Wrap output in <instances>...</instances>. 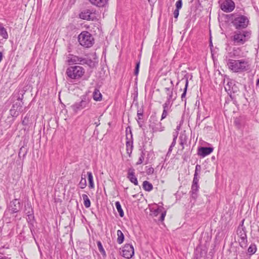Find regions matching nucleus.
<instances>
[{
  "mask_svg": "<svg viewBox=\"0 0 259 259\" xmlns=\"http://www.w3.org/2000/svg\"><path fill=\"white\" fill-rule=\"evenodd\" d=\"M230 70L234 72H243L250 68L248 62L245 59H228L226 63Z\"/></svg>",
  "mask_w": 259,
  "mask_h": 259,
  "instance_id": "obj_1",
  "label": "nucleus"
},
{
  "mask_svg": "<svg viewBox=\"0 0 259 259\" xmlns=\"http://www.w3.org/2000/svg\"><path fill=\"white\" fill-rule=\"evenodd\" d=\"M251 31L250 30H237L234 32L231 40L234 45H242L251 37Z\"/></svg>",
  "mask_w": 259,
  "mask_h": 259,
  "instance_id": "obj_2",
  "label": "nucleus"
},
{
  "mask_svg": "<svg viewBox=\"0 0 259 259\" xmlns=\"http://www.w3.org/2000/svg\"><path fill=\"white\" fill-rule=\"evenodd\" d=\"M231 16L233 17L231 23L236 30L244 29L249 24V19L245 15L239 14L235 16L234 14H231Z\"/></svg>",
  "mask_w": 259,
  "mask_h": 259,
  "instance_id": "obj_3",
  "label": "nucleus"
},
{
  "mask_svg": "<svg viewBox=\"0 0 259 259\" xmlns=\"http://www.w3.org/2000/svg\"><path fill=\"white\" fill-rule=\"evenodd\" d=\"M66 73L69 78L78 79L84 73V69L80 66L73 65L67 69Z\"/></svg>",
  "mask_w": 259,
  "mask_h": 259,
  "instance_id": "obj_4",
  "label": "nucleus"
},
{
  "mask_svg": "<svg viewBox=\"0 0 259 259\" xmlns=\"http://www.w3.org/2000/svg\"><path fill=\"white\" fill-rule=\"evenodd\" d=\"M78 40L80 45L86 48L91 47L94 43L93 37L88 31L81 32L78 36Z\"/></svg>",
  "mask_w": 259,
  "mask_h": 259,
  "instance_id": "obj_5",
  "label": "nucleus"
},
{
  "mask_svg": "<svg viewBox=\"0 0 259 259\" xmlns=\"http://www.w3.org/2000/svg\"><path fill=\"white\" fill-rule=\"evenodd\" d=\"M88 103L89 100L86 97H82L80 102H76L71 106V108L74 112H77L84 108Z\"/></svg>",
  "mask_w": 259,
  "mask_h": 259,
  "instance_id": "obj_6",
  "label": "nucleus"
},
{
  "mask_svg": "<svg viewBox=\"0 0 259 259\" xmlns=\"http://www.w3.org/2000/svg\"><path fill=\"white\" fill-rule=\"evenodd\" d=\"M234 80L228 79L226 85L225 86L226 91L230 95L231 98H232L231 94L232 93H236L239 91L238 88Z\"/></svg>",
  "mask_w": 259,
  "mask_h": 259,
  "instance_id": "obj_7",
  "label": "nucleus"
},
{
  "mask_svg": "<svg viewBox=\"0 0 259 259\" xmlns=\"http://www.w3.org/2000/svg\"><path fill=\"white\" fill-rule=\"evenodd\" d=\"M235 8V4L232 0H225L221 5V9L226 13L232 12Z\"/></svg>",
  "mask_w": 259,
  "mask_h": 259,
  "instance_id": "obj_8",
  "label": "nucleus"
},
{
  "mask_svg": "<svg viewBox=\"0 0 259 259\" xmlns=\"http://www.w3.org/2000/svg\"><path fill=\"white\" fill-rule=\"evenodd\" d=\"M134 255V249L132 245L126 244L122 249V256L126 258H131Z\"/></svg>",
  "mask_w": 259,
  "mask_h": 259,
  "instance_id": "obj_9",
  "label": "nucleus"
},
{
  "mask_svg": "<svg viewBox=\"0 0 259 259\" xmlns=\"http://www.w3.org/2000/svg\"><path fill=\"white\" fill-rule=\"evenodd\" d=\"M22 204L18 199H15L10 202L9 205V210L11 213H14L19 212L22 208Z\"/></svg>",
  "mask_w": 259,
  "mask_h": 259,
  "instance_id": "obj_10",
  "label": "nucleus"
},
{
  "mask_svg": "<svg viewBox=\"0 0 259 259\" xmlns=\"http://www.w3.org/2000/svg\"><path fill=\"white\" fill-rule=\"evenodd\" d=\"M199 179L193 178L192 184L191 186V197L194 200H196L198 197V192L199 191V186L198 185Z\"/></svg>",
  "mask_w": 259,
  "mask_h": 259,
  "instance_id": "obj_11",
  "label": "nucleus"
},
{
  "mask_svg": "<svg viewBox=\"0 0 259 259\" xmlns=\"http://www.w3.org/2000/svg\"><path fill=\"white\" fill-rule=\"evenodd\" d=\"M241 50L239 49H234L232 52L228 53L225 56V60L226 63H227L228 59H239L241 58L240 54Z\"/></svg>",
  "mask_w": 259,
  "mask_h": 259,
  "instance_id": "obj_12",
  "label": "nucleus"
},
{
  "mask_svg": "<svg viewBox=\"0 0 259 259\" xmlns=\"http://www.w3.org/2000/svg\"><path fill=\"white\" fill-rule=\"evenodd\" d=\"M213 148L210 147H200L198 150V154L202 157L210 154Z\"/></svg>",
  "mask_w": 259,
  "mask_h": 259,
  "instance_id": "obj_13",
  "label": "nucleus"
},
{
  "mask_svg": "<svg viewBox=\"0 0 259 259\" xmlns=\"http://www.w3.org/2000/svg\"><path fill=\"white\" fill-rule=\"evenodd\" d=\"M185 74L184 75V78L181 80V81H182L183 80H185V83L183 93H182V94L181 95V99H182V101H183L184 99H185V101H186L185 97H186L187 89H188V79H189V78L190 76V79L192 78V75L189 74L187 73H186V72H185Z\"/></svg>",
  "mask_w": 259,
  "mask_h": 259,
  "instance_id": "obj_14",
  "label": "nucleus"
},
{
  "mask_svg": "<svg viewBox=\"0 0 259 259\" xmlns=\"http://www.w3.org/2000/svg\"><path fill=\"white\" fill-rule=\"evenodd\" d=\"M127 178L134 185H138L137 178L135 176V169L133 168H130L128 169Z\"/></svg>",
  "mask_w": 259,
  "mask_h": 259,
  "instance_id": "obj_15",
  "label": "nucleus"
},
{
  "mask_svg": "<svg viewBox=\"0 0 259 259\" xmlns=\"http://www.w3.org/2000/svg\"><path fill=\"white\" fill-rule=\"evenodd\" d=\"M155 121L157 122V126H154V122H152L151 120L150 121L149 127L152 130V133H155L157 132H161L164 130V127L162 126V124L160 122H158L156 119H155Z\"/></svg>",
  "mask_w": 259,
  "mask_h": 259,
  "instance_id": "obj_16",
  "label": "nucleus"
},
{
  "mask_svg": "<svg viewBox=\"0 0 259 259\" xmlns=\"http://www.w3.org/2000/svg\"><path fill=\"white\" fill-rule=\"evenodd\" d=\"M207 251L205 249L197 247L196 248L195 255L196 259H203L206 255Z\"/></svg>",
  "mask_w": 259,
  "mask_h": 259,
  "instance_id": "obj_17",
  "label": "nucleus"
},
{
  "mask_svg": "<svg viewBox=\"0 0 259 259\" xmlns=\"http://www.w3.org/2000/svg\"><path fill=\"white\" fill-rule=\"evenodd\" d=\"M79 17L82 19L93 20L96 18L95 14H92L89 11H87V12H81L79 14Z\"/></svg>",
  "mask_w": 259,
  "mask_h": 259,
  "instance_id": "obj_18",
  "label": "nucleus"
},
{
  "mask_svg": "<svg viewBox=\"0 0 259 259\" xmlns=\"http://www.w3.org/2000/svg\"><path fill=\"white\" fill-rule=\"evenodd\" d=\"M24 211L29 218H33V210L30 202H28L24 207Z\"/></svg>",
  "mask_w": 259,
  "mask_h": 259,
  "instance_id": "obj_19",
  "label": "nucleus"
},
{
  "mask_svg": "<svg viewBox=\"0 0 259 259\" xmlns=\"http://www.w3.org/2000/svg\"><path fill=\"white\" fill-rule=\"evenodd\" d=\"M130 133H131V137L132 140L130 141L127 140L126 142V153L129 155L130 157H131V155L132 153L133 149V138H132V132L130 130Z\"/></svg>",
  "mask_w": 259,
  "mask_h": 259,
  "instance_id": "obj_20",
  "label": "nucleus"
},
{
  "mask_svg": "<svg viewBox=\"0 0 259 259\" xmlns=\"http://www.w3.org/2000/svg\"><path fill=\"white\" fill-rule=\"evenodd\" d=\"M23 96V95H22L21 97H19L18 98V101L16 102L15 103H14L12 107L14 109L19 111V112H20L22 111L21 110H22V106L23 105V102L22 101Z\"/></svg>",
  "mask_w": 259,
  "mask_h": 259,
  "instance_id": "obj_21",
  "label": "nucleus"
},
{
  "mask_svg": "<svg viewBox=\"0 0 259 259\" xmlns=\"http://www.w3.org/2000/svg\"><path fill=\"white\" fill-rule=\"evenodd\" d=\"M237 235L239 238L247 236L246 228L244 226L239 225L237 230Z\"/></svg>",
  "mask_w": 259,
  "mask_h": 259,
  "instance_id": "obj_22",
  "label": "nucleus"
},
{
  "mask_svg": "<svg viewBox=\"0 0 259 259\" xmlns=\"http://www.w3.org/2000/svg\"><path fill=\"white\" fill-rule=\"evenodd\" d=\"M108 0H98V8H102V10L104 9V12L103 13V18L104 17L105 12L106 11V7L108 4Z\"/></svg>",
  "mask_w": 259,
  "mask_h": 259,
  "instance_id": "obj_23",
  "label": "nucleus"
},
{
  "mask_svg": "<svg viewBox=\"0 0 259 259\" xmlns=\"http://www.w3.org/2000/svg\"><path fill=\"white\" fill-rule=\"evenodd\" d=\"M143 188L146 191H151L153 188V185L151 183L147 181H145L143 183Z\"/></svg>",
  "mask_w": 259,
  "mask_h": 259,
  "instance_id": "obj_24",
  "label": "nucleus"
},
{
  "mask_svg": "<svg viewBox=\"0 0 259 259\" xmlns=\"http://www.w3.org/2000/svg\"><path fill=\"white\" fill-rule=\"evenodd\" d=\"M87 186L86 175L85 173L81 174V180L79 183V186L81 189L84 188Z\"/></svg>",
  "mask_w": 259,
  "mask_h": 259,
  "instance_id": "obj_25",
  "label": "nucleus"
},
{
  "mask_svg": "<svg viewBox=\"0 0 259 259\" xmlns=\"http://www.w3.org/2000/svg\"><path fill=\"white\" fill-rule=\"evenodd\" d=\"M117 235L118 236L117 241L118 244H120L123 243L124 240V236L122 231L120 230H117Z\"/></svg>",
  "mask_w": 259,
  "mask_h": 259,
  "instance_id": "obj_26",
  "label": "nucleus"
},
{
  "mask_svg": "<svg viewBox=\"0 0 259 259\" xmlns=\"http://www.w3.org/2000/svg\"><path fill=\"white\" fill-rule=\"evenodd\" d=\"M239 245L242 248H245L247 245V236L240 237V240H239Z\"/></svg>",
  "mask_w": 259,
  "mask_h": 259,
  "instance_id": "obj_27",
  "label": "nucleus"
},
{
  "mask_svg": "<svg viewBox=\"0 0 259 259\" xmlns=\"http://www.w3.org/2000/svg\"><path fill=\"white\" fill-rule=\"evenodd\" d=\"M115 205L119 213V216L120 217H123L124 216V212L122 209L120 202L119 201L115 202Z\"/></svg>",
  "mask_w": 259,
  "mask_h": 259,
  "instance_id": "obj_28",
  "label": "nucleus"
},
{
  "mask_svg": "<svg viewBox=\"0 0 259 259\" xmlns=\"http://www.w3.org/2000/svg\"><path fill=\"white\" fill-rule=\"evenodd\" d=\"M87 175L88 176V180H89V187L90 189L94 188V184L93 182V177L92 176V174L91 172H88Z\"/></svg>",
  "mask_w": 259,
  "mask_h": 259,
  "instance_id": "obj_29",
  "label": "nucleus"
},
{
  "mask_svg": "<svg viewBox=\"0 0 259 259\" xmlns=\"http://www.w3.org/2000/svg\"><path fill=\"white\" fill-rule=\"evenodd\" d=\"M256 251V245L254 243L251 244L247 249V252L250 255H251L255 253Z\"/></svg>",
  "mask_w": 259,
  "mask_h": 259,
  "instance_id": "obj_30",
  "label": "nucleus"
},
{
  "mask_svg": "<svg viewBox=\"0 0 259 259\" xmlns=\"http://www.w3.org/2000/svg\"><path fill=\"white\" fill-rule=\"evenodd\" d=\"M0 35L4 39H7L8 38V34L6 28L1 25H0Z\"/></svg>",
  "mask_w": 259,
  "mask_h": 259,
  "instance_id": "obj_31",
  "label": "nucleus"
},
{
  "mask_svg": "<svg viewBox=\"0 0 259 259\" xmlns=\"http://www.w3.org/2000/svg\"><path fill=\"white\" fill-rule=\"evenodd\" d=\"M164 90H165V92L166 95H167L166 98H172L174 88H172H172H170V87L165 88L164 89Z\"/></svg>",
  "mask_w": 259,
  "mask_h": 259,
  "instance_id": "obj_32",
  "label": "nucleus"
},
{
  "mask_svg": "<svg viewBox=\"0 0 259 259\" xmlns=\"http://www.w3.org/2000/svg\"><path fill=\"white\" fill-rule=\"evenodd\" d=\"M82 198L84 200V205L85 207L88 208L91 205V202L89 198L86 194H82Z\"/></svg>",
  "mask_w": 259,
  "mask_h": 259,
  "instance_id": "obj_33",
  "label": "nucleus"
},
{
  "mask_svg": "<svg viewBox=\"0 0 259 259\" xmlns=\"http://www.w3.org/2000/svg\"><path fill=\"white\" fill-rule=\"evenodd\" d=\"M176 98H166V102L163 104L162 106H168L171 107L173 102L176 100Z\"/></svg>",
  "mask_w": 259,
  "mask_h": 259,
  "instance_id": "obj_34",
  "label": "nucleus"
},
{
  "mask_svg": "<svg viewBox=\"0 0 259 259\" xmlns=\"http://www.w3.org/2000/svg\"><path fill=\"white\" fill-rule=\"evenodd\" d=\"M98 249L104 257L106 256V251L104 250L101 242L98 241Z\"/></svg>",
  "mask_w": 259,
  "mask_h": 259,
  "instance_id": "obj_35",
  "label": "nucleus"
},
{
  "mask_svg": "<svg viewBox=\"0 0 259 259\" xmlns=\"http://www.w3.org/2000/svg\"><path fill=\"white\" fill-rule=\"evenodd\" d=\"M20 112H19V111H18L16 109H15L12 107L11 108V109L10 110V113L11 115L12 116L15 117H17L19 115Z\"/></svg>",
  "mask_w": 259,
  "mask_h": 259,
  "instance_id": "obj_36",
  "label": "nucleus"
},
{
  "mask_svg": "<svg viewBox=\"0 0 259 259\" xmlns=\"http://www.w3.org/2000/svg\"><path fill=\"white\" fill-rule=\"evenodd\" d=\"M201 165L199 164H197L195 166V173L194 175V178H198L197 176L198 175V172L200 171L201 170Z\"/></svg>",
  "mask_w": 259,
  "mask_h": 259,
  "instance_id": "obj_37",
  "label": "nucleus"
},
{
  "mask_svg": "<svg viewBox=\"0 0 259 259\" xmlns=\"http://www.w3.org/2000/svg\"><path fill=\"white\" fill-rule=\"evenodd\" d=\"M140 65V60L138 61L136 63V66H135V71H134V74L136 76H137L138 75V74H139Z\"/></svg>",
  "mask_w": 259,
  "mask_h": 259,
  "instance_id": "obj_38",
  "label": "nucleus"
},
{
  "mask_svg": "<svg viewBox=\"0 0 259 259\" xmlns=\"http://www.w3.org/2000/svg\"><path fill=\"white\" fill-rule=\"evenodd\" d=\"M144 155H145V154L143 152H142L141 154V155L139 158L138 161L136 163L137 165H139L143 163V160L144 159Z\"/></svg>",
  "mask_w": 259,
  "mask_h": 259,
  "instance_id": "obj_39",
  "label": "nucleus"
},
{
  "mask_svg": "<svg viewBox=\"0 0 259 259\" xmlns=\"http://www.w3.org/2000/svg\"><path fill=\"white\" fill-rule=\"evenodd\" d=\"M182 0H178L176 4V9L180 10L182 7Z\"/></svg>",
  "mask_w": 259,
  "mask_h": 259,
  "instance_id": "obj_40",
  "label": "nucleus"
},
{
  "mask_svg": "<svg viewBox=\"0 0 259 259\" xmlns=\"http://www.w3.org/2000/svg\"><path fill=\"white\" fill-rule=\"evenodd\" d=\"M29 122V117L26 116L22 120V123L24 125H28Z\"/></svg>",
  "mask_w": 259,
  "mask_h": 259,
  "instance_id": "obj_41",
  "label": "nucleus"
},
{
  "mask_svg": "<svg viewBox=\"0 0 259 259\" xmlns=\"http://www.w3.org/2000/svg\"><path fill=\"white\" fill-rule=\"evenodd\" d=\"M166 211H164L163 212H161L160 216L159 219V221L162 222L164 220V218H165V215H166Z\"/></svg>",
  "mask_w": 259,
  "mask_h": 259,
  "instance_id": "obj_42",
  "label": "nucleus"
},
{
  "mask_svg": "<svg viewBox=\"0 0 259 259\" xmlns=\"http://www.w3.org/2000/svg\"><path fill=\"white\" fill-rule=\"evenodd\" d=\"M154 168L152 167H150L147 169L146 172L148 175H149L153 174L154 172Z\"/></svg>",
  "mask_w": 259,
  "mask_h": 259,
  "instance_id": "obj_43",
  "label": "nucleus"
},
{
  "mask_svg": "<svg viewBox=\"0 0 259 259\" xmlns=\"http://www.w3.org/2000/svg\"><path fill=\"white\" fill-rule=\"evenodd\" d=\"M93 99L97 101V88H95L93 92Z\"/></svg>",
  "mask_w": 259,
  "mask_h": 259,
  "instance_id": "obj_44",
  "label": "nucleus"
},
{
  "mask_svg": "<svg viewBox=\"0 0 259 259\" xmlns=\"http://www.w3.org/2000/svg\"><path fill=\"white\" fill-rule=\"evenodd\" d=\"M168 115V111H166L165 110H163V112L161 115V120H163Z\"/></svg>",
  "mask_w": 259,
  "mask_h": 259,
  "instance_id": "obj_45",
  "label": "nucleus"
},
{
  "mask_svg": "<svg viewBox=\"0 0 259 259\" xmlns=\"http://www.w3.org/2000/svg\"><path fill=\"white\" fill-rule=\"evenodd\" d=\"M179 9H176L174 12V16L175 18L177 19L179 15Z\"/></svg>",
  "mask_w": 259,
  "mask_h": 259,
  "instance_id": "obj_46",
  "label": "nucleus"
},
{
  "mask_svg": "<svg viewBox=\"0 0 259 259\" xmlns=\"http://www.w3.org/2000/svg\"><path fill=\"white\" fill-rule=\"evenodd\" d=\"M155 119H156L155 116H151L150 121L151 120L152 122H154V126H157V122L156 121V122H155Z\"/></svg>",
  "mask_w": 259,
  "mask_h": 259,
  "instance_id": "obj_47",
  "label": "nucleus"
},
{
  "mask_svg": "<svg viewBox=\"0 0 259 259\" xmlns=\"http://www.w3.org/2000/svg\"><path fill=\"white\" fill-rule=\"evenodd\" d=\"M68 61L69 62H73V63H76V62L77 61H79V59H78L77 57H74V59H71L70 60H69Z\"/></svg>",
  "mask_w": 259,
  "mask_h": 259,
  "instance_id": "obj_48",
  "label": "nucleus"
},
{
  "mask_svg": "<svg viewBox=\"0 0 259 259\" xmlns=\"http://www.w3.org/2000/svg\"><path fill=\"white\" fill-rule=\"evenodd\" d=\"M161 210L160 208H158L155 210L153 212V214L155 216H157L159 213L161 212Z\"/></svg>",
  "mask_w": 259,
  "mask_h": 259,
  "instance_id": "obj_49",
  "label": "nucleus"
},
{
  "mask_svg": "<svg viewBox=\"0 0 259 259\" xmlns=\"http://www.w3.org/2000/svg\"><path fill=\"white\" fill-rule=\"evenodd\" d=\"M137 116H138L137 119L142 120V119H143V114H141V113H139V112H137Z\"/></svg>",
  "mask_w": 259,
  "mask_h": 259,
  "instance_id": "obj_50",
  "label": "nucleus"
},
{
  "mask_svg": "<svg viewBox=\"0 0 259 259\" xmlns=\"http://www.w3.org/2000/svg\"><path fill=\"white\" fill-rule=\"evenodd\" d=\"M205 118V117H204L203 119H201V117H200V113L199 112H198L197 115V120H201L202 121Z\"/></svg>",
  "mask_w": 259,
  "mask_h": 259,
  "instance_id": "obj_51",
  "label": "nucleus"
},
{
  "mask_svg": "<svg viewBox=\"0 0 259 259\" xmlns=\"http://www.w3.org/2000/svg\"><path fill=\"white\" fill-rule=\"evenodd\" d=\"M89 1L92 5L97 6V0H89Z\"/></svg>",
  "mask_w": 259,
  "mask_h": 259,
  "instance_id": "obj_52",
  "label": "nucleus"
},
{
  "mask_svg": "<svg viewBox=\"0 0 259 259\" xmlns=\"http://www.w3.org/2000/svg\"><path fill=\"white\" fill-rule=\"evenodd\" d=\"M172 148L173 147H171V146H170V147H169V149H168V152L166 154V156H168L169 155V154H170V153L172 151Z\"/></svg>",
  "mask_w": 259,
  "mask_h": 259,
  "instance_id": "obj_53",
  "label": "nucleus"
},
{
  "mask_svg": "<svg viewBox=\"0 0 259 259\" xmlns=\"http://www.w3.org/2000/svg\"><path fill=\"white\" fill-rule=\"evenodd\" d=\"M98 101H101L102 99V94L99 92V91L98 90Z\"/></svg>",
  "mask_w": 259,
  "mask_h": 259,
  "instance_id": "obj_54",
  "label": "nucleus"
},
{
  "mask_svg": "<svg viewBox=\"0 0 259 259\" xmlns=\"http://www.w3.org/2000/svg\"><path fill=\"white\" fill-rule=\"evenodd\" d=\"M137 112H139V113H140L141 114H143L144 110L143 109V107H142L140 109H138Z\"/></svg>",
  "mask_w": 259,
  "mask_h": 259,
  "instance_id": "obj_55",
  "label": "nucleus"
},
{
  "mask_svg": "<svg viewBox=\"0 0 259 259\" xmlns=\"http://www.w3.org/2000/svg\"><path fill=\"white\" fill-rule=\"evenodd\" d=\"M176 140H175V139H173L172 142L170 145L171 147H174L176 145Z\"/></svg>",
  "mask_w": 259,
  "mask_h": 259,
  "instance_id": "obj_56",
  "label": "nucleus"
},
{
  "mask_svg": "<svg viewBox=\"0 0 259 259\" xmlns=\"http://www.w3.org/2000/svg\"><path fill=\"white\" fill-rule=\"evenodd\" d=\"M162 107H163V110H165L166 111H168V110L171 108L170 107H168V106H162Z\"/></svg>",
  "mask_w": 259,
  "mask_h": 259,
  "instance_id": "obj_57",
  "label": "nucleus"
},
{
  "mask_svg": "<svg viewBox=\"0 0 259 259\" xmlns=\"http://www.w3.org/2000/svg\"><path fill=\"white\" fill-rule=\"evenodd\" d=\"M178 133H174L173 134V139H175V140H177V136H178Z\"/></svg>",
  "mask_w": 259,
  "mask_h": 259,
  "instance_id": "obj_58",
  "label": "nucleus"
},
{
  "mask_svg": "<svg viewBox=\"0 0 259 259\" xmlns=\"http://www.w3.org/2000/svg\"><path fill=\"white\" fill-rule=\"evenodd\" d=\"M137 122H138V123L139 126L140 127H142V124L141 120H138V119H137Z\"/></svg>",
  "mask_w": 259,
  "mask_h": 259,
  "instance_id": "obj_59",
  "label": "nucleus"
},
{
  "mask_svg": "<svg viewBox=\"0 0 259 259\" xmlns=\"http://www.w3.org/2000/svg\"><path fill=\"white\" fill-rule=\"evenodd\" d=\"M183 158L185 161H187L188 157L187 156H186L185 153H184V155H183Z\"/></svg>",
  "mask_w": 259,
  "mask_h": 259,
  "instance_id": "obj_60",
  "label": "nucleus"
},
{
  "mask_svg": "<svg viewBox=\"0 0 259 259\" xmlns=\"http://www.w3.org/2000/svg\"><path fill=\"white\" fill-rule=\"evenodd\" d=\"M2 59H3V53L1 52H0V62L2 60Z\"/></svg>",
  "mask_w": 259,
  "mask_h": 259,
  "instance_id": "obj_61",
  "label": "nucleus"
},
{
  "mask_svg": "<svg viewBox=\"0 0 259 259\" xmlns=\"http://www.w3.org/2000/svg\"><path fill=\"white\" fill-rule=\"evenodd\" d=\"M170 83L171 84V87L170 88H174V83H173V81L170 79Z\"/></svg>",
  "mask_w": 259,
  "mask_h": 259,
  "instance_id": "obj_62",
  "label": "nucleus"
},
{
  "mask_svg": "<svg viewBox=\"0 0 259 259\" xmlns=\"http://www.w3.org/2000/svg\"><path fill=\"white\" fill-rule=\"evenodd\" d=\"M99 8V9H98V11L100 10L101 12H103V13L104 12V9L102 10V8Z\"/></svg>",
  "mask_w": 259,
  "mask_h": 259,
  "instance_id": "obj_63",
  "label": "nucleus"
},
{
  "mask_svg": "<svg viewBox=\"0 0 259 259\" xmlns=\"http://www.w3.org/2000/svg\"><path fill=\"white\" fill-rule=\"evenodd\" d=\"M244 220H243L241 222V224L240 225H242V226H244Z\"/></svg>",
  "mask_w": 259,
  "mask_h": 259,
  "instance_id": "obj_64",
  "label": "nucleus"
}]
</instances>
